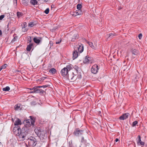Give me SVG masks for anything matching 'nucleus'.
I'll list each match as a JSON object with an SVG mask.
<instances>
[{"label":"nucleus","mask_w":147,"mask_h":147,"mask_svg":"<svg viewBox=\"0 0 147 147\" xmlns=\"http://www.w3.org/2000/svg\"><path fill=\"white\" fill-rule=\"evenodd\" d=\"M20 129L19 126L14 127L13 129V132L17 137V138L19 141H23L28 139L29 129L26 127H23Z\"/></svg>","instance_id":"1"},{"label":"nucleus","mask_w":147,"mask_h":147,"mask_svg":"<svg viewBox=\"0 0 147 147\" xmlns=\"http://www.w3.org/2000/svg\"><path fill=\"white\" fill-rule=\"evenodd\" d=\"M34 131L37 136L39 137L40 138H44L45 134V132L43 129H41L40 127H37L35 128Z\"/></svg>","instance_id":"2"},{"label":"nucleus","mask_w":147,"mask_h":147,"mask_svg":"<svg viewBox=\"0 0 147 147\" xmlns=\"http://www.w3.org/2000/svg\"><path fill=\"white\" fill-rule=\"evenodd\" d=\"M68 71H67V69L65 67L62 69L61 71V74L62 76L66 78L68 77L69 78L71 79L72 76H69L68 74Z\"/></svg>","instance_id":"3"},{"label":"nucleus","mask_w":147,"mask_h":147,"mask_svg":"<svg viewBox=\"0 0 147 147\" xmlns=\"http://www.w3.org/2000/svg\"><path fill=\"white\" fill-rule=\"evenodd\" d=\"M29 134L28 136V145L31 146H35L37 144V141L35 138L33 137H31L29 139Z\"/></svg>","instance_id":"4"},{"label":"nucleus","mask_w":147,"mask_h":147,"mask_svg":"<svg viewBox=\"0 0 147 147\" xmlns=\"http://www.w3.org/2000/svg\"><path fill=\"white\" fill-rule=\"evenodd\" d=\"M75 70V71L74 72H73L72 74V77L71 78V80L73 81L75 80V79H74V78L75 76H76L77 75V74L78 73V71L80 68L79 67L77 66H75L73 67Z\"/></svg>","instance_id":"5"},{"label":"nucleus","mask_w":147,"mask_h":147,"mask_svg":"<svg viewBox=\"0 0 147 147\" xmlns=\"http://www.w3.org/2000/svg\"><path fill=\"white\" fill-rule=\"evenodd\" d=\"M99 68L98 65L96 64L93 65L91 69V71L94 74H96L97 73Z\"/></svg>","instance_id":"6"},{"label":"nucleus","mask_w":147,"mask_h":147,"mask_svg":"<svg viewBox=\"0 0 147 147\" xmlns=\"http://www.w3.org/2000/svg\"><path fill=\"white\" fill-rule=\"evenodd\" d=\"M83 131L79 130L78 129H76L74 132V134L76 136H78L82 135L83 133Z\"/></svg>","instance_id":"7"},{"label":"nucleus","mask_w":147,"mask_h":147,"mask_svg":"<svg viewBox=\"0 0 147 147\" xmlns=\"http://www.w3.org/2000/svg\"><path fill=\"white\" fill-rule=\"evenodd\" d=\"M129 114L128 113H126L123 114L122 115H121L119 117V119L120 120H124V119H127L129 116Z\"/></svg>","instance_id":"8"},{"label":"nucleus","mask_w":147,"mask_h":147,"mask_svg":"<svg viewBox=\"0 0 147 147\" xmlns=\"http://www.w3.org/2000/svg\"><path fill=\"white\" fill-rule=\"evenodd\" d=\"M31 117V119H30L27 120L26 123H27V125H34L35 121L34 120L32 119V118L31 116H30Z\"/></svg>","instance_id":"9"},{"label":"nucleus","mask_w":147,"mask_h":147,"mask_svg":"<svg viewBox=\"0 0 147 147\" xmlns=\"http://www.w3.org/2000/svg\"><path fill=\"white\" fill-rule=\"evenodd\" d=\"M42 39V38L40 37H35L33 40L35 43L38 44L41 42Z\"/></svg>","instance_id":"10"},{"label":"nucleus","mask_w":147,"mask_h":147,"mask_svg":"<svg viewBox=\"0 0 147 147\" xmlns=\"http://www.w3.org/2000/svg\"><path fill=\"white\" fill-rule=\"evenodd\" d=\"M91 58L90 57L88 56H86L84 61V62L86 64H88L90 63H91L92 61H91Z\"/></svg>","instance_id":"11"},{"label":"nucleus","mask_w":147,"mask_h":147,"mask_svg":"<svg viewBox=\"0 0 147 147\" xmlns=\"http://www.w3.org/2000/svg\"><path fill=\"white\" fill-rule=\"evenodd\" d=\"M132 54V57L134 58L136 57L138 54V51L135 49H132L131 50Z\"/></svg>","instance_id":"12"},{"label":"nucleus","mask_w":147,"mask_h":147,"mask_svg":"<svg viewBox=\"0 0 147 147\" xmlns=\"http://www.w3.org/2000/svg\"><path fill=\"white\" fill-rule=\"evenodd\" d=\"M32 89H34L35 90V93H41L42 94H43L45 92L44 90L41 89H39L36 88H35L33 87L32 88Z\"/></svg>","instance_id":"13"},{"label":"nucleus","mask_w":147,"mask_h":147,"mask_svg":"<svg viewBox=\"0 0 147 147\" xmlns=\"http://www.w3.org/2000/svg\"><path fill=\"white\" fill-rule=\"evenodd\" d=\"M16 120L14 123V125L18 126V125H21L22 123L21 120L17 118H16Z\"/></svg>","instance_id":"14"},{"label":"nucleus","mask_w":147,"mask_h":147,"mask_svg":"<svg viewBox=\"0 0 147 147\" xmlns=\"http://www.w3.org/2000/svg\"><path fill=\"white\" fill-rule=\"evenodd\" d=\"M78 50L80 53H82L84 50V46L82 44H80L79 45V47H78Z\"/></svg>","instance_id":"15"},{"label":"nucleus","mask_w":147,"mask_h":147,"mask_svg":"<svg viewBox=\"0 0 147 147\" xmlns=\"http://www.w3.org/2000/svg\"><path fill=\"white\" fill-rule=\"evenodd\" d=\"M26 22H24L22 25V31L24 32H26L27 31L28 29L26 28Z\"/></svg>","instance_id":"16"},{"label":"nucleus","mask_w":147,"mask_h":147,"mask_svg":"<svg viewBox=\"0 0 147 147\" xmlns=\"http://www.w3.org/2000/svg\"><path fill=\"white\" fill-rule=\"evenodd\" d=\"M73 59L76 58L78 56V53L76 50L74 51L73 53Z\"/></svg>","instance_id":"17"},{"label":"nucleus","mask_w":147,"mask_h":147,"mask_svg":"<svg viewBox=\"0 0 147 147\" xmlns=\"http://www.w3.org/2000/svg\"><path fill=\"white\" fill-rule=\"evenodd\" d=\"M33 46V44L32 43H30L28 45L26 48L27 51H30Z\"/></svg>","instance_id":"18"},{"label":"nucleus","mask_w":147,"mask_h":147,"mask_svg":"<svg viewBox=\"0 0 147 147\" xmlns=\"http://www.w3.org/2000/svg\"><path fill=\"white\" fill-rule=\"evenodd\" d=\"M82 14V12L81 11H79L78 10V11H76L74 13V14H73V16H76L78 15H81Z\"/></svg>","instance_id":"19"},{"label":"nucleus","mask_w":147,"mask_h":147,"mask_svg":"<svg viewBox=\"0 0 147 147\" xmlns=\"http://www.w3.org/2000/svg\"><path fill=\"white\" fill-rule=\"evenodd\" d=\"M49 72L52 74H55L57 71L56 70L53 68H52L51 69H49Z\"/></svg>","instance_id":"20"},{"label":"nucleus","mask_w":147,"mask_h":147,"mask_svg":"<svg viewBox=\"0 0 147 147\" xmlns=\"http://www.w3.org/2000/svg\"><path fill=\"white\" fill-rule=\"evenodd\" d=\"M78 38V34H75L74 36H73L71 41H74L75 39Z\"/></svg>","instance_id":"21"},{"label":"nucleus","mask_w":147,"mask_h":147,"mask_svg":"<svg viewBox=\"0 0 147 147\" xmlns=\"http://www.w3.org/2000/svg\"><path fill=\"white\" fill-rule=\"evenodd\" d=\"M65 68H67V71H69L71 69H72L73 68V66L71 64H69L66 66Z\"/></svg>","instance_id":"22"},{"label":"nucleus","mask_w":147,"mask_h":147,"mask_svg":"<svg viewBox=\"0 0 147 147\" xmlns=\"http://www.w3.org/2000/svg\"><path fill=\"white\" fill-rule=\"evenodd\" d=\"M36 22H30L29 23L28 26L30 27H32L36 25Z\"/></svg>","instance_id":"23"},{"label":"nucleus","mask_w":147,"mask_h":147,"mask_svg":"<svg viewBox=\"0 0 147 147\" xmlns=\"http://www.w3.org/2000/svg\"><path fill=\"white\" fill-rule=\"evenodd\" d=\"M22 3L24 5H28V0H22Z\"/></svg>","instance_id":"24"},{"label":"nucleus","mask_w":147,"mask_h":147,"mask_svg":"<svg viewBox=\"0 0 147 147\" xmlns=\"http://www.w3.org/2000/svg\"><path fill=\"white\" fill-rule=\"evenodd\" d=\"M23 15V13L21 12L18 11L17 12V16L18 18H19L22 17Z\"/></svg>","instance_id":"25"},{"label":"nucleus","mask_w":147,"mask_h":147,"mask_svg":"<svg viewBox=\"0 0 147 147\" xmlns=\"http://www.w3.org/2000/svg\"><path fill=\"white\" fill-rule=\"evenodd\" d=\"M30 3L31 4L34 5H35L37 4L38 2L36 0H31Z\"/></svg>","instance_id":"26"},{"label":"nucleus","mask_w":147,"mask_h":147,"mask_svg":"<svg viewBox=\"0 0 147 147\" xmlns=\"http://www.w3.org/2000/svg\"><path fill=\"white\" fill-rule=\"evenodd\" d=\"M10 90V88L9 86H7L3 88V90L4 91H8Z\"/></svg>","instance_id":"27"},{"label":"nucleus","mask_w":147,"mask_h":147,"mask_svg":"<svg viewBox=\"0 0 147 147\" xmlns=\"http://www.w3.org/2000/svg\"><path fill=\"white\" fill-rule=\"evenodd\" d=\"M88 43L90 46L93 49H94V47L93 45V44L91 42H88Z\"/></svg>","instance_id":"28"},{"label":"nucleus","mask_w":147,"mask_h":147,"mask_svg":"<svg viewBox=\"0 0 147 147\" xmlns=\"http://www.w3.org/2000/svg\"><path fill=\"white\" fill-rule=\"evenodd\" d=\"M115 35H115V34L114 33L109 34V38L110 39H111Z\"/></svg>","instance_id":"29"},{"label":"nucleus","mask_w":147,"mask_h":147,"mask_svg":"<svg viewBox=\"0 0 147 147\" xmlns=\"http://www.w3.org/2000/svg\"><path fill=\"white\" fill-rule=\"evenodd\" d=\"M82 5L80 4H78L77 6V9L78 10L81 11V9L82 8Z\"/></svg>","instance_id":"30"},{"label":"nucleus","mask_w":147,"mask_h":147,"mask_svg":"<svg viewBox=\"0 0 147 147\" xmlns=\"http://www.w3.org/2000/svg\"><path fill=\"white\" fill-rule=\"evenodd\" d=\"M138 140L137 141V143L138 145H140V143L142 142L141 139V136H138Z\"/></svg>","instance_id":"31"},{"label":"nucleus","mask_w":147,"mask_h":147,"mask_svg":"<svg viewBox=\"0 0 147 147\" xmlns=\"http://www.w3.org/2000/svg\"><path fill=\"white\" fill-rule=\"evenodd\" d=\"M20 108V105L18 104L15 106V109L16 110H18Z\"/></svg>","instance_id":"32"},{"label":"nucleus","mask_w":147,"mask_h":147,"mask_svg":"<svg viewBox=\"0 0 147 147\" xmlns=\"http://www.w3.org/2000/svg\"><path fill=\"white\" fill-rule=\"evenodd\" d=\"M13 4L15 7H16L17 5V0H13Z\"/></svg>","instance_id":"33"},{"label":"nucleus","mask_w":147,"mask_h":147,"mask_svg":"<svg viewBox=\"0 0 147 147\" xmlns=\"http://www.w3.org/2000/svg\"><path fill=\"white\" fill-rule=\"evenodd\" d=\"M138 123V121H135L133 122L132 124V127H134Z\"/></svg>","instance_id":"34"},{"label":"nucleus","mask_w":147,"mask_h":147,"mask_svg":"<svg viewBox=\"0 0 147 147\" xmlns=\"http://www.w3.org/2000/svg\"><path fill=\"white\" fill-rule=\"evenodd\" d=\"M49 8H47L46 9L45 11L44 12L46 14H48L49 13Z\"/></svg>","instance_id":"35"},{"label":"nucleus","mask_w":147,"mask_h":147,"mask_svg":"<svg viewBox=\"0 0 147 147\" xmlns=\"http://www.w3.org/2000/svg\"><path fill=\"white\" fill-rule=\"evenodd\" d=\"M18 38V37L17 36H15L14 38L12 39L11 42H13L16 40Z\"/></svg>","instance_id":"36"},{"label":"nucleus","mask_w":147,"mask_h":147,"mask_svg":"<svg viewBox=\"0 0 147 147\" xmlns=\"http://www.w3.org/2000/svg\"><path fill=\"white\" fill-rule=\"evenodd\" d=\"M27 40L28 43H31L32 41L31 37H29L27 39Z\"/></svg>","instance_id":"37"},{"label":"nucleus","mask_w":147,"mask_h":147,"mask_svg":"<svg viewBox=\"0 0 147 147\" xmlns=\"http://www.w3.org/2000/svg\"><path fill=\"white\" fill-rule=\"evenodd\" d=\"M7 66V64H5L3 65H2L1 67V68L2 69H5L6 66Z\"/></svg>","instance_id":"38"},{"label":"nucleus","mask_w":147,"mask_h":147,"mask_svg":"<svg viewBox=\"0 0 147 147\" xmlns=\"http://www.w3.org/2000/svg\"><path fill=\"white\" fill-rule=\"evenodd\" d=\"M69 147H74L72 145V142H69Z\"/></svg>","instance_id":"39"},{"label":"nucleus","mask_w":147,"mask_h":147,"mask_svg":"<svg viewBox=\"0 0 147 147\" xmlns=\"http://www.w3.org/2000/svg\"><path fill=\"white\" fill-rule=\"evenodd\" d=\"M5 17V15H2L0 16V20H1Z\"/></svg>","instance_id":"40"},{"label":"nucleus","mask_w":147,"mask_h":147,"mask_svg":"<svg viewBox=\"0 0 147 147\" xmlns=\"http://www.w3.org/2000/svg\"><path fill=\"white\" fill-rule=\"evenodd\" d=\"M49 86V85H43L42 86H41V87L42 88H45L48 87Z\"/></svg>","instance_id":"41"},{"label":"nucleus","mask_w":147,"mask_h":147,"mask_svg":"<svg viewBox=\"0 0 147 147\" xmlns=\"http://www.w3.org/2000/svg\"><path fill=\"white\" fill-rule=\"evenodd\" d=\"M144 142H141L140 143V145H141L144 146Z\"/></svg>","instance_id":"42"},{"label":"nucleus","mask_w":147,"mask_h":147,"mask_svg":"<svg viewBox=\"0 0 147 147\" xmlns=\"http://www.w3.org/2000/svg\"><path fill=\"white\" fill-rule=\"evenodd\" d=\"M34 88H36L39 89V88H42V87H41V86H38L34 87Z\"/></svg>","instance_id":"43"},{"label":"nucleus","mask_w":147,"mask_h":147,"mask_svg":"<svg viewBox=\"0 0 147 147\" xmlns=\"http://www.w3.org/2000/svg\"><path fill=\"white\" fill-rule=\"evenodd\" d=\"M142 35L141 34H140L138 35V37L140 39H141L140 37H142Z\"/></svg>","instance_id":"44"},{"label":"nucleus","mask_w":147,"mask_h":147,"mask_svg":"<svg viewBox=\"0 0 147 147\" xmlns=\"http://www.w3.org/2000/svg\"><path fill=\"white\" fill-rule=\"evenodd\" d=\"M32 91L30 92V93H35V90H34V89H32Z\"/></svg>","instance_id":"45"},{"label":"nucleus","mask_w":147,"mask_h":147,"mask_svg":"<svg viewBox=\"0 0 147 147\" xmlns=\"http://www.w3.org/2000/svg\"><path fill=\"white\" fill-rule=\"evenodd\" d=\"M61 40H60L59 41H56V43L57 44H59L61 42Z\"/></svg>","instance_id":"46"},{"label":"nucleus","mask_w":147,"mask_h":147,"mask_svg":"<svg viewBox=\"0 0 147 147\" xmlns=\"http://www.w3.org/2000/svg\"><path fill=\"white\" fill-rule=\"evenodd\" d=\"M119 141V139H118V138H116L115 139V141L116 142H117L118 141Z\"/></svg>","instance_id":"47"},{"label":"nucleus","mask_w":147,"mask_h":147,"mask_svg":"<svg viewBox=\"0 0 147 147\" xmlns=\"http://www.w3.org/2000/svg\"><path fill=\"white\" fill-rule=\"evenodd\" d=\"M135 79L136 80V81H138V80H137V76H135Z\"/></svg>","instance_id":"48"},{"label":"nucleus","mask_w":147,"mask_h":147,"mask_svg":"<svg viewBox=\"0 0 147 147\" xmlns=\"http://www.w3.org/2000/svg\"><path fill=\"white\" fill-rule=\"evenodd\" d=\"M12 121L14 122V119L13 118H12Z\"/></svg>","instance_id":"49"},{"label":"nucleus","mask_w":147,"mask_h":147,"mask_svg":"<svg viewBox=\"0 0 147 147\" xmlns=\"http://www.w3.org/2000/svg\"><path fill=\"white\" fill-rule=\"evenodd\" d=\"M2 34L1 31V30H0V35H1Z\"/></svg>","instance_id":"50"},{"label":"nucleus","mask_w":147,"mask_h":147,"mask_svg":"<svg viewBox=\"0 0 147 147\" xmlns=\"http://www.w3.org/2000/svg\"><path fill=\"white\" fill-rule=\"evenodd\" d=\"M45 2H47L49 0H44Z\"/></svg>","instance_id":"51"},{"label":"nucleus","mask_w":147,"mask_h":147,"mask_svg":"<svg viewBox=\"0 0 147 147\" xmlns=\"http://www.w3.org/2000/svg\"><path fill=\"white\" fill-rule=\"evenodd\" d=\"M2 69V68H1V67L0 68V71H1Z\"/></svg>","instance_id":"52"},{"label":"nucleus","mask_w":147,"mask_h":147,"mask_svg":"<svg viewBox=\"0 0 147 147\" xmlns=\"http://www.w3.org/2000/svg\"><path fill=\"white\" fill-rule=\"evenodd\" d=\"M17 72H20V71H19V70H17Z\"/></svg>","instance_id":"53"},{"label":"nucleus","mask_w":147,"mask_h":147,"mask_svg":"<svg viewBox=\"0 0 147 147\" xmlns=\"http://www.w3.org/2000/svg\"><path fill=\"white\" fill-rule=\"evenodd\" d=\"M45 78H45V77H43V78H43V80H44Z\"/></svg>","instance_id":"54"},{"label":"nucleus","mask_w":147,"mask_h":147,"mask_svg":"<svg viewBox=\"0 0 147 147\" xmlns=\"http://www.w3.org/2000/svg\"><path fill=\"white\" fill-rule=\"evenodd\" d=\"M32 88H30V90H32Z\"/></svg>","instance_id":"55"},{"label":"nucleus","mask_w":147,"mask_h":147,"mask_svg":"<svg viewBox=\"0 0 147 147\" xmlns=\"http://www.w3.org/2000/svg\"><path fill=\"white\" fill-rule=\"evenodd\" d=\"M1 143L0 142V145H1Z\"/></svg>","instance_id":"56"}]
</instances>
